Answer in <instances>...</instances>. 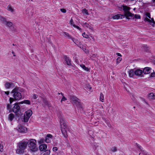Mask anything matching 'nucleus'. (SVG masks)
I'll use <instances>...</instances> for the list:
<instances>
[{"mask_svg":"<svg viewBox=\"0 0 155 155\" xmlns=\"http://www.w3.org/2000/svg\"><path fill=\"white\" fill-rule=\"evenodd\" d=\"M15 100L14 97L13 98L10 97L9 98V102L10 104H12V102Z\"/></svg>","mask_w":155,"mask_h":155,"instance_id":"obj_43","label":"nucleus"},{"mask_svg":"<svg viewBox=\"0 0 155 155\" xmlns=\"http://www.w3.org/2000/svg\"><path fill=\"white\" fill-rule=\"evenodd\" d=\"M28 144L27 142H22L19 143L18 144V148L16 150V153L18 154H21L24 153L25 150Z\"/></svg>","mask_w":155,"mask_h":155,"instance_id":"obj_2","label":"nucleus"},{"mask_svg":"<svg viewBox=\"0 0 155 155\" xmlns=\"http://www.w3.org/2000/svg\"><path fill=\"white\" fill-rule=\"evenodd\" d=\"M12 93L13 94V97L15 100H18L21 98V94L18 92V87H15L12 91Z\"/></svg>","mask_w":155,"mask_h":155,"instance_id":"obj_4","label":"nucleus"},{"mask_svg":"<svg viewBox=\"0 0 155 155\" xmlns=\"http://www.w3.org/2000/svg\"><path fill=\"white\" fill-rule=\"evenodd\" d=\"M74 28L77 29L79 31H81V29L80 28L79 26H77L75 25H74V26L73 27Z\"/></svg>","mask_w":155,"mask_h":155,"instance_id":"obj_41","label":"nucleus"},{"mask_svg":"<svg viewBox=\"0 0 155 155\" xmlns=\"http://www.w3.org/2000/svg\"><path fill=\"white\" fill-rule=\"evenodd\" d=\"M92 88L89 86H87V89L88 90H89V91L91 92H92L93 91L91 90Z\"/></svg>","mask_w":155,"mask_h":155,"instance_id":"obj_47","label":"nucleus"},{"mask_svg":"<svg viewBox=\"0 0 155 155\" xmlns=\"http://www.w3.org/2000/svg\"><path fill=\"white\" fill-rule=\"evenodd\" d=\"M107 125L109 127H111L110 124L109 123H108Z\"/></svg>","mask_w":155,"mask_h":155,"instance_id":"obj_57","label":"nucleus"},{"mask_svg":"<svg viewBox=\"0 0 155 155\" xmlns=\"http://www.w3.org/2000/svg\"><path fill=\"white\" fill-rule=\"evenodd\" d=\"M39 148L41 151H46L47 146L46 144H42L39 145Z\"/></svg>","mask_w":155,"mask_h":155,"instance_id":"obj_11","label":"nucleus"},{"mask_svg":"<svg viewBox=\"0 0 155 155\" xmlns=\"http://www.w3.org/2000/svg\"><path fill=\"white\" fill-rule=\"evenodd\" d=\"M64 58L67 64L68 65H71V61L69 58L65 56Z\"/></svg>","mask_w":155,"mask_h":155,"instance_id":"obj_22","label":"nucleus"},{"mask_svg":"<svg viewBox=\"0 0 155 155\" xmlns=\"http://www.w3.org/2000/svg\"><path fill=\"white\" fill-rule=\"evenodd\" d=\"M15 83L12 82H6L4 84V86L6 89H9L15 87Z\"/></svg>","mask_w":155,"mask_h":155,"instance_id":"obj_6","label":"nucleus"},{"mask_svg":"<svg viewBox=\"0 0 155 155\" xmlns=\"http://www.w3.org/2000/svg\"><path fill=\"white\" fill-rule=\"evenodd\" d=\"M150 77H155V73L154 72L151 73L150 74Z\"/></svg>","mask_w":155,"mask_h":155,"instance_id":"obj_45","label":"nucleus"},{"mask_svg":"<svg viewBox=\"0 0 155 155\" xmlns=\"http://www.w3.org/2000/svg\"><path fill=\"white\" fill-rule=\"evenodd\" d=\"M3 93H4L5 94H6L7 95H8L9 94V92L8 91H3Z\"/></svg>","mask_w":155,"mask_h":155,"instance_id":"obj_55","label":"nucleus"},{"mask_svg":"<svg viewBox=\"0 0 155 155\" xmlns=\"http://www.w3.org/2000/svg\"><path fill=\"white\" fill-rule=\"evenodd\" d=\"M24 103L26 104L30 105L31 104V102L29 100H24L23 101L21 102V104H23Z\"/></svg>","mask_w":155,"mask_h":155,"instance_id":"obj_27","label":"nucleus"},{"mask_svg":"<svg viewBox=\"0 0 155 155\" xmlns=\"http://www.w3.org/2000/svg\"><path fill=\"white\" fill-rule=\"evenodd\" d=\"M81 48L83 50V51H84V52L86 53L87 54V53H89V51L88 49H87L85 48H83V46H82V48Z\"/></svg>","mask_w":155,"mask_h":155,"instance_id":"obj_36","label":"nucleus"},{"mask_svg":"<svg viewBox=\"0 0 155 155\" xmlns=\"http://www.w3.org/2000/svg\"><path fill=\"white\" fill-rule=\"evenodd\" d=\"M122 16L124 17V15H120L117 14L115 15H112L111 16V18L114 19H122Z\"/></svg>","mask_w":155,"mask_h":155,"instance_id":"obj_14","label":"nucleus"},{"mask_svg":"<svg viewBox=\"0 0 155 155\" xmlns=\"http://www.w3.org/2000/svg\"><path fill=\"white\" fill-rule=\"evenodd\" d=\"M134 17L136 19H139L140 18V16L139 15L136 14L134 15Z\"/></svg>","mask_w":155,"mask_h":155,"instance_id":"obj_39","label":"nucleus"},{"mask_svg":"<svg viewBox=\"0 0 155 155\" xmlns=\"http://www.w3.org/2000/svg\"><path fill=\"white\" fill-rule=\"evenodd\" d=\"M92 146L94 148L96 149L98 147V145L96 143H94L93 144H92Z\"/></svg>","mask_w":155,"mask_h":155,"instance_id":"obj_32","label":"nucleus"},{"mask_svg":"<svg viewBox=\"0 0 155 155\" xmlns=\"http://www.w3.org/2000/svg\"><path fill=\"white\" fill-rule=\"evenodd\" d=\"M50 153V151H47V152L45 153H44L43 155H49Z\"/></svg>","mask_w":155,"mask_h":155,"instance_id":"obj_48","label":"nucleus"},{"mask_svg":"<svg viewBox=\"0 0 155 155\" xmlns=\"http://www.w3.org/2000/svg\"><path fill=\"white\" fill-rule=\"evenodd\" d=\"M63 35L69 39H71L72 38L71 36L69 35L68 33L64 32L63 33Z\"/></svg>","mask_w":155,"mask_h":155,"instance_id":"obj_23","label":"nucleus"},{"mask_svg":"<svg viewBox=\"0 0 155 155\" xmlns=\"http://www.w3.org/2000/svg\"><path fill=\"white\" fill-rule=\"evenodd\" d=\"M149 98L150 99H155V95L153 93H150L148 95Z\"/></svg>","mask_w":155,"mask_h":155,"instance_id":"obj_25","label":"nucleus"},{"mask_svg":"<svg viewBox=\"0 0 155 155\" xmlns=\"http://www.w3.org/2000/svg\"><path fill=\"white\" fill-rule=\"evenodd\" d=\"M152 2L153 3H155V0H151Z\"/></svg>","mask_w":155,"mask_h":155,"instance_id":"obj_59","label":"nucleus"},{"mask_svg":"<svg viewBox=\"0 0 155 155\" xmlns=\"http://www.w3.org/2000/svg\"><path fill=\"white\" fill-rule=\"evenodd\" d=\"M135 75L140 77H143V71L140 69H137L135 70Z\"/></svg>","mask_w":155,"mask_h":155,"instance_id":"obj_10","label":"nucleus"},{"mask_svg":"<svg viewBox=\"0 0 155 155\" xmlns=\"http://www.w3.org/2000/svg\"><path fill=\"white\" fill-rule=\"evenodd\" d=\"M122 7L124 12V14L125 13L129 12V10L130 9V8L129 7L125 5H123Z\"/></svg>","mask_w":155,"mask_h":155,"instance_id":"obj_19","label":"nucleus"},{"mask_svg":"<svg viewBox=\"0 0 155 155\" xmlns=\"http://www.w3.org/2000/svg\"><path fill=\"white\" fill-rule=\"evenodd\" d=\"M129 76L130 77H132L135 74V70L133 69L130 70L128 71Z\"/></svg>","mask_w":155,"mask_h":155,"instance_id":"obj_20","label":"nucleus"},{"mask_svg":"<svg viewBox=\"0 0 155 155\" xmlns=\"http://www.w3.org/2000/svg\"><path fill=\"white\" fill-rule=\"evenodd\" d=\"M60 10L62 12L64 13H65L66 12V9L64 8H61Z\"/></svg>","mask_w":155,"mask_h":155,"instance_id":"obj_49","label":"nucleus"},{"mask_svg":"<svg viewBox=\"0 0 155 155\" xmlns=\"http://www.w3.org/2000/svg\"><path fill=\"white\" fill-rule=\"evenodd\" d=\"M82 35L84 38H87L89 37L88 35L87 34H86L85 32L83 33L82 34Z\"/></svg>","mask_w":155,"mask_h":155,"instance_id":"obj_37","label":"nucleus"},{"mask_svg":"<svg viewBox=\"0 0 155 155\" xmlns=\"http://www.w3.org/2000/svg\"><path fill=\"white\" fill-rule=\"evenodd\" d=\"M69 24L71 26H72L73 27L74 26V25H75L74 24V22L72 18L71 19L70 21L69 22Z\"/></svg>","mask_w":155,"mask_h":155,"instance_id":"obj_34","label":"nucleus"},{"mask_svg":"<svg viewBox=\"0 0 155 155\" xmlns=\"http://www.w3.org/2000/svg\"><path fill=\"white\" fill-rule=\"evenodd\" d=\"M18 129L17 130H18V131L20 133H25L27 131V129L25 127L22 126L20 125H18Z\"/></svg>","mask_w":155,"mask_h":155,"instance_id":"obj_8","label":"nucleus"},{"mask_svg":"<svg viewBox=\"0 0 155 155\" xmlns=\"http://www.w3.org/2000/svg\"><path fill=\"white\" fill-rule=\"evenodd\" d=\"M146 17H147V18H150V19L151 18L150 15L149 13H147L146 14Z\"/></svg>","mask_w":155,"mask_h":155,"instance_id":"obj_44","label":"nucleus"},{"mask_svg":"<svg viewBox=\"0 0 155 155\" xmlns=\"http://www.w3.org/2000/svg\"><path fill=\"white\" fill-rule=\"evenodd\" d=\"M53 150L54 152H56L58 150V148L57 147H54L53 148Z\"/></svg>","mask_w":155,"mask_h":155,"instance_id":"obj_51","label":"nucleus"},{"mask_svg":"<svg viewBox=\"0 0 155 155\" xmlns=\"http://www.w3.org/2000/svg\"><path fill=\"white\" fill-rule=\"evenodd\" d=\"M12 53L13 54V56H15V53H14V52L13 51H12Z\"/></svg>","mask_w":155,"mask_h":155,"instance_id":"obj_60","label":"nucleus"},{"mask_svg":"<svg viewBox=\"0 0 155 155\" xmlns=\"http://www.w3.org/2000/svg\"><path fill=\"white\" fill-rule=\"evenodd\" d=\"M28 2H33L34 0H27Z\"/></svg>","mask_w":155,"mask_h":155,"instance_id":"obj_58","label":"nucleus"},{"mask_svg":"<svg viewBox=\"0 0 155 155\" xmlns=\"http://www.w3.org/2000/svg\"><path fill=\"white\" fill-rule=\"evenodd\" d=\"M45 141V139H41L39 140L38 141V143L39 144H43Z\"/></svg>","mask_w":155,"mask_h":155,"instance_id":"obj_31","label":"nucleus"},{"mask_svg":"<svg viewBox=\"0 0 155 155\" xmlns=\"http://www.w3.org/2000/svg\"><path fill=\"white\" fill-rule=\"evenodd\" d=\"M81 67L83 68L84 70L86 71H89V69L87 68L86 67L85 65L84 64H80Z\"/></svg>","mask_w":155,"mask_h":155,"instance_id":"obj_26","label":"nucleus"},{"mask_svg":"<svg viewBox=\"0 0 155 155\" xmlns=\"http://www.w3.org/2000/svg\"><path fill=\"white\" fill-rule=\"evenodd\" d=\"M91 37L92 38V39H93L94 40V38L92 36H91Z\"/></svg>","mask_w":155,"mask_h":155,"instance_id":"obj_62","label":"nucleus"},{"mask_svg":"<svg viewBox=\"0 0 155 155\" xmlns=\"http://www.w3.org/2000/svg\"><path fill=\"white\" fill-rule=\"evenodd\" d=\"M5 25L10 28L12 26L13 23L12 22L7 21Z\"/></svg>","mask_w":155,"mask_h":155,"instance_id":"obj_24","label":"nucleus"},{"mask_svg":"<svg viewBox=\"0 0 155 155\" xmlns=\"http://www.w3.org/2000/svg\"><path fill=\"white\" fill-rule=\"evenodd\" d=\"M61 94L62 95V97L61 101V102H62L63 101H64L66 100L67 99L64 97V96L63 95V94L62 93H61Z\"/></svg>","mask_w":155,"mask_h":155,"instance_id":"obj_33","label":"nucleus"},{"mask_svg":"<svg viewBox=\"0 0 155 155\" xmlns=\"http://www.w3.org/2000/svg\"><path fill=\"white\" fill-rule=\"evenodd\" d=\"M82 12L84 14H86L87 15H88V12L87 10L86 9H85V8L84 9L82 10Z\"/></svg>","mask_w":155,"mask_h":155,"instance_id":"obj_35","label":"nucleus"},{"mask_svg":"<svg viewBox=\"0 0 155 155\" xmlns=\"http://www.w3.org/2000/svg\"><path fill=\"white\" fill-rule=\"evenodd\" d=\"M116 54L118 56H120V57H121V54H120V53H116Z\"/></svg>","mask_w":155,"mask_h":155,"instance_id":"obj_56","label":"nucleus"},{"mask_svg":"<svg viewBox=\"0 0 155 155\" xmlns=\"http://www.w3.org/2000/svg\"><path fill=\"white\" fill-rule=\"evenodd\" d=\"M0 21L1 23L4 25H5L7 21L5 18L2 16H0Z\"/></svg>","mask_w":155,"mask_h":155,"instance_id":"obj_18","label":"nucleus"},{"mask_svg":"<svg viewBox=\"0 0 155 155\" xmlns=\"http://www.w3.org/2000/svg\"><path fill=\"white\" fill-rule=\"evenodd\" d=\"M52 136H46L45 139V141L47 143H50L52 140Z\"/></svg>","mask_w":155,"mask_h":155,"instance_id":"obj_21","label":"nucleus"},{"mask_svg":"<svg viewBox=\"0 0 155 155\" xmlns=\"http://www.w3.org/2000/svg\"><path fill=\"white\" fill-rule=\"evenodd\" d=\"M122 60V58L120 57H118L116 61V63L118 64Z\"/></svg>","mask_w":155,"mask_h":155,"instance_id":"obj_38","label":"nucleus"},{"mask_svg":"<svg viewBox=\"0 0 155 155\" xmlns=\"http://www.w3.org/2000/svg\"><path fill=\"white\" fill-rule=\"evenodd\" d=\"M7 10L12 13L15 10L14 8L11 5H8L7 7Z\"/></svg>","mask_w":155,"mask_h":155,"instance_id":"obj_17","label":"nucleus"},{"mask_svg":"<svg viewBox=\"0 0 155 155\" xmlns=\"http://www.w3.org/2000/svg\"><path fill=\"white\" fill-rule=\"evenodd\" d=\"M38 97V95L36 94H34L33 95V96L32 97V98L31 99V100H32V98H33L34 99H36Z\"/></svg>","mask_w":155,"mask_h":155,"instance_id":"obj_46","label":"nucleus"},{"mask_svg":"<svg viewBox=\"0 0 155 155\" xmlns=\"http://www.w3.org/2000/svg\"><path fill=\"white\" fill-rule=\"evenodd\" d=\"M14 118L15 116L13 114H10L9 115L8 119L10 121H12Z\"/></svg>","mask_w":155,"mask_h":155,"instance_id":"obj_28","label":"nucleus"},{"mask_svg":"<svg viewBox=\"0 0 155 155\" xmlns=\"http://www.w3.org/2000/svg\"><path fill=\"white\" fill-rule=\"evenodd\" d=\"M60 124L61 129V132L63 136H66L68 135L67 131V122L63 119H60Z\"/></svg>","mask_w":155,"mask_h":155,"instance_id":"obj_1","label":"nucleus"},{"mask_svg":"<svg viewBox=\"0 0 155 155\" xmlns=\"http://www.w3.org/2000/svg\"><path fill=\"white\" fill-rule=\"evenodd\" d=\"M125 15L126 18L128 19H130V17H134V15L130 12H128L124 14Z\"/></svg>","mask_w":155,"mask_h":155,"instance_id":"obj_16","label":"nucleus"},{"mask_svg":"<svg viewBox=\"0 0 155 155\" xmlns=\"http://www.w3.org/2000/svg\"><path fill=\"white\" fill-rule=\"evenodd\" d=\"M32 114V111L30 110H28L25 112L24 115V121L25 122H27Z\"/></svg>","mask_w":155,"mask_h":155,"instance_id":"obj_5","label":"nucleus"},{"mask_svg":"<svg viewBox=\"0 0 155 155\" xmlns=\"http://www.w3.org/2000/svg\"><path fill=\"white\" fill-rule=\"evenodd\" d=\"M23 91H24V92H25V91L24 90H23Z\"/></svg>","mask_w":155,"mask_h":155,"instance_id":"obj_63","label":"nucleus"},{"mask_svg":"<svg viewBox=\"0 0 155 155\" xmlns=\"http://www.w3.org/2000/svg\"><path fill=\"white\" fill-rule=\"evenodd\" d=\"M43 102L46 105H48V102L46 100H44L43 101Z\"/></svg>","mask_w":155,"mask_h":155,"instance_id":"obj_52","label":"nucleus"},{"mask_svg":"<svg viewBox=\"0 0 155 155\" xmlns=\"http://www.w3.org/2000/svg\"><path fill=\"white\" fill-rule=\"evenodd\" d=\"M117 150V148L116 147H114L110 148V151L112 152H115Z\"/></svg>","mask_w":155,"mask_h":155,"instance_id":"obj_29","label":"nucleus"},{"mask_svg":"<svg viewBox=\"0 0 155 155\" xmlns=\"http://www.w3.org/2000/svg\"><path fill=\"white\" fill-rule=\"evenodd\" d=\"M151 69L149 67H145L143 70V72L145 74H147L150 73Z\"/></svg>","mask_w":155,"mask_h":155,"instance_id":"obj_15","label":"nucleus"},{"mask_svg":"<svg viewBox=\"0 0 155 155\" xmlns=\"http://www.w3.org/2000/svg\"><path fill=\"white\" fill-rule=\"evenodd\" d=\"M11 106L9 104H8L7 106V108L8 110H10L11 109Z\"/></svg>","mask_w":155,"mask_h":155,"instance_id":"obj_50","label":"nucleus"},{"mask_svg":"<svg viewBox=\"0 0 155 155\" xmlns=\"http://www.w3.org/2000/svg\"><path fill=\"white\" fill-rule=\"evenodd\" d=\"M36 140L35 139H31L27 143L28 147L33 152H35L37 150L36 146Z\"/></svg>","mask_w":155,"mask_h":155,"instance_id":"obj_3","label":"nucleus"},{"mask_svg":"<svg viewBox=\"0 0 155 155\" xmlns=\"http://www.w3.org/2000/svg\"><path fill=\"white\" fill-rule=\"evenodd\" d=\"M47 136H52L51 135L48 134L47 135Z\"/></svg>","mask_w":155,"mask_h":155,"instance_id":"obj_61","label":"nucleus"},{"mask_svg":"<svg viewBox=\"0 0 155 155\" xmlns=\"http://www.w3.org/2000/svg\"><path fill=\"white\" fill-rule=\"evenodd\" d=\"M137 146L138 147V148H139V149L141 150H142V147H141V146H140L139 144H137Z\"/></svg>","mask_w":155,"mask_h":155,"instance_id":"obj_53","label":"nucleus"},{"mask_svg":"<svg viewBox=\"0 0 155 155\" xmlns=\"http://www.w3.org/2000/svg\"><path fill=\"white\" fill-rule=\"evenodd\" d=\"M71 39L73 42L76 45H77L79 47L81 48L82 45L81 42L78 40L72 37Z\"/></svg>","mask_w":155,"mask_h":155,"instance_id":"obj_12","label":"nucleus"},{"mask_svg":"<svg viewBox=\"0 0 155 155\" xmlns=\"http://www.w3.org/2000/svg\"><path fill=\"white\" fill-rule=\"evenodd\" d=\"M77 105L78 107L80 108H83V106L81 104L79 103V104H77Z\"/></svg>","mask_w":155,"mask_h":155,"instance_id":"obj_42","label":"nucleus"},{"mask_svg":"<svg viewBox=\"0 0 155 155\" xmlns=\"http://www.w3.org/2000/svg\"><path fill=\"white\" fill-rule=\"evenodd\" d=\"M144 20L145 21H147L153 27H154L155 26V22L154 21L153 18H151V19H150L147 17H146L145 18Z\"/></svg>","mask_w":155,"mask_h":155,"instance_id":"obj_7","label":"nucleus"},{"mask_svg":"<svg viewBox=\"0 0 155 155\" xmlns=\"http://www.w3.org/2000/svg\"><path fill=\"white\" fill-rule=\"evenodd\" d=\"M25 12L27 14L29 12V8H27L25 10Z\"/></svg>","mask_w":155,"mask_h":155,"instance_id":"obj_54","label":"nucleus"},{"mask_svg":"<svg viewBox=\"0 0 155 155\" xmlns=\"http://www.w3.org/2000/svg\"><path fill=\"white\" fill-rule=\"evenodd\" d=\"M3 150V147L2 144L0 143V151L1 152H2Z\"/></svg>","mask_w":155,"mask_h":155,"instance_id":"obj_40","label":"nucleus"},{"mask_svg":"<svg viewBox=\"0 0 155 155\" xmlns=\"http://www.w3.org/2000/svg\"><path fill=\"white\" fill-rule=\"evenodd\" d=\"M93 137H92V136L91 137V139L93 138Z\"/></svg>","mask_w":155,"mask_h":155,"instance_id":"obj_64","label":"nucleus"},{"mask_svg":"<svg viewBox=\"0 0 155 155\" xmlns=\"http://www.w3.org/2000/svg\"><path fill=\"white\" fill-rule=\"evenodd\" d=\"M100 100L102 102H103L104 101V95L102 93H101L100 94Z\"/></svg>","mask_w":155,"mask_h":155,"instance_id":"obj_30","label":"nucleus"},{"mask_svg":"<svg viewBox=\"0 0 155 155\" xmlns=\"http://www.w3.org/2000/svg\"><path fill=\"white\" fill-rule=\"evenodd\" d=\"M20 109L19 105L17 104H15L13 107V111L14 112H17Z\"/></svg>","mask_w":155,"mask_h":155,"instance_id":"obj_13","label":"nucleus"},{"mask_svg":"<svg viewBox=\"0 0 155 155\" xmlns=\"http://www.w3.org/2000/svg\"><path fill=\"white\" fill-rule=\"evenodd\" d=\"M70 99L71 101L73 102L74 103L76 104L80 103V100L75 96H71V97Z\"/></svg>","mask_w":155,"mask_h":155,"instance_id":"obj_9","label":"nucleus"}]
</instances>
